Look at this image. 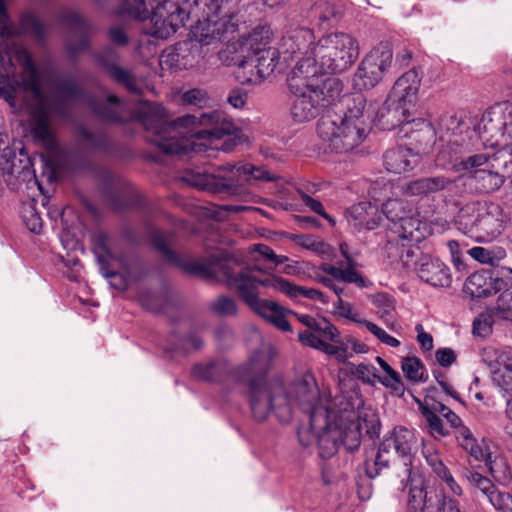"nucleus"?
<instances>
[{
	"label": "nucleus",
	"instance_id": "nucleus-52",
	"mask_svg": "<svg viewBox=\"0 0 512 512\" xmlns=\"http://www.w3.org/2000/svg\"><path fill=\"white\" fill-rule=\"evenodd\" d=\"M335 308L337 310V313L344 318H347L353 322L359 323L361 320L359 318V313L354 310L353 304L350 302H346L342 300V298H339L335 304Z\"/></svg>",
	"mask_w": 512,
	"mask_h": 512
},
{
	"label": "nucleus",
	"instance_id": "nucleus-35",
	"mask_svg": "<svg viewBox=\"0 0 512 512\" xmlns=\"http://www.w3.org/2000/svg\"><path fill=\"white\" fill-rule=\"evenodd\" d=\"M98 61L105 67L107 73L118 83L124 85L126 89L133 93H140V88L132 73L117 64L110 62L104 58V55L98 56Z\"/></svg>",
	"mask_w": 512,
	"mask_h": 512
},
{
	"label": "nucleus",
	"instance_id": "nucleus-51",
	"mask_svg": "<svg viewBox=\"0 0 512 512\" xmlns=\"http://www.w3.org/2000/svg\"><path fill=\"white\" fill-rule=\"evenodd\" d=\"M492 317L489 313H481L473 322V332L479 336H486L492 329Z\"/></svg>",
	"mask_w": 512,
	"mask_h": 512
},
{
	"label": "nucleus",
	"instance_id": "nucleus-63",
	"mask_svg": "<svg viewBox=\"0 0 512 512\" xmlns=\"http://www.w3.org/2000/svg\"><path fill=\"white\" fill-rule=\"evenodd\" d=\"M227 101L234 108H242L246 104V94L241 89H234L230 92Z\"/></svg>",
	"mask_w": 512,
	"mask_h": 512
},
{
	"label": "nucleus",
	"instance_id": "nucleus-6",
	"mask_svg": "<svg viewBox=\"0 0 512 512\" xmlns=\"http://www.w3.org/2000/svg\"><path fill=\"white\" fill-rule=\"evenodd\" d=\"M362 405V398L355 392L334 399L335 407L331 410L329 425L317 429L311 441V445L318 446L322 458L333 456L341 445L348 451L357 450L361 444L362 432L370 434L374 431V420L359 412Z\"/></svg>",
	"mask_w": 512,
	"mask_h": 512
},
{
	"label": "nucleus",
	"instance_id": "nucleus-42",
	"mask_svg": "<svg viewBox=\"0 0 512 512\" xmlns=\"http://www.w3.org/2000/svg\"><path fill=\"white\" fill-rule=\"evenodd\" d=\"M8 74L9 70L5 67L4 57L0 51V97H3L11 106H15L16 88L9 83Z\"/></svg>",
	"mask_w": 512,
	"mask_h": 512
},
{
	"label": "nucleus",
	"instance_id": "nucleus-20",
	"mask_svg": "<svg viewBox=\"0 0 512 512\" xmlns=\"http://www.w3.org/2000/svg\"><path fill=\"white\" fill-rule=\"evenodd\" d=\"M408 505L413 512H461L456 499L446 496L439 499L422 485L410 488Z\"/></svg>",
	"mask_w": 512,
	"mask_h": 512
},
{
	"label": "nucleus",
	"instance_id": "nucleus-45",
	"mask_svg": "<svg viewBox=\"0 0 512 512\" xmlns=\"http://www.w3.org/2000/svg\"><path fill=\"white\" fill-rule=\"evenodd\" d=\"M494 313L498 318L512 320V291H504L500 294Z\"/></svg>",
	"mask_w": 512,
	"mask_h": 512
},
{
	"label": "nucleus",
	"instance_id": "nucleus-15",
	"mask_svg": "<svg viewBox=\"0 0 512 512\" xmlns=\"http://www.w3.org/2000/svg\"><path fill=\"white\" fill-rule=\"evenodd\" d=\"M273 32L269 26L255 27L245 39L244 45L251 51L248 60L239 62L240 67H246L251 63L256 69L260 78H266L271 75L280 59V54H286L281 49V42L279 48L271 47L269 44L272 39ZM291 57L298 54L287 53Z\"/></svg>",
	"mask_w": 512,
	"mask_h": 512
},
{
	"label": "nucleus",
	"instance_id": "nucleus-2",
	"mask_svg": "<svg viewBox=\"0 0 512 512\" xmlns=\"http://www.w3.org/2000/svg\"><path fill=\"white\" fill-rule=\"evenodd\" d=\"M141 122L151 133L149 141L166 154L181 155L188 150L199 153L212 147L226 135H233L237 126L224 111L213 110L195 115H184L172 122L164 119V109L145 102Z\"/></svg>",
	"mask_w": 512,
	"mask_h": 512
},
{
	"label": "nucleus",
	"instance_id": "nucleus-33",
	"mask_svg": "<svg viewBox=\"0 0 512 512\" xmlns=\"http://www.w3.org/2000/svg\"><path fill=\"white\" fill-rule=\"evenodd\" d=\"M453 183L448 177L435 176L421 178L407 185V193L410 195H427L445 190Z\"/></svg>",
	"mask_w": 512,
	"mask_h": 512
},
{
	"label": "nucleus",
	"instance_id": "nucleus-64",
	"mask_svg": "<svg viewBox=\"0 0 512 512\" xmlns=\"http://www.w3.org/2000/svg\"><path fill=\"white\" fill-rule=\"evenodd\" d=\"M109 37L112 43L120 46L128 44V36L125 31L120 27H113L109 31Z\"/></svg>",
	"mask_w": 512,
	"mask_h": 512
},
{
	"label": "nucleus",
	"instance_id": "nucleus-13",
	"mask_svg": "<svg viewBox=\"0 0 512 512\" xmlns=\"http://www.w3.org/2000/svg\"><path fill=\"white\" fill-rule=\"evenodd\" d=\"M495 159L496 154L476 153L456 160L453 169L466 175L469 185L477 193L489 194L499 190L505 183L504 175L493 164Z\"/></svg>",
	"mask_w": 512,
	"mask_h": 512
},
{
	"label": "nucleus",
	"instance_id": "nucleus-48",
	"mask_svg": "<svg viewBox=\"0 0 512 512\" xmlns=\"http://www.w3.org/2000/svg\"><path fill=\"white\" fill-rule=\"evenodd\" d=\"M152 241L154 247L163 254L167 261L177 265L181 264L179 256L169 248L168 241L165 235L161 233H155L153 235Z\"/></svg>",
	"mask_w": 512,
	"mask_h": 512
},
{
	"label": "nucleus",
	"instance_id": "nucleus-32",
	"mask_svg": "<svg viewBox=\"0 0 512 512\" xmlns=\"http://www.w3.org/2000/svg\"><path fill=\"white\" fill-rule=\"evenodd\" d=\"M229 373V364L223 360L199 363L192 369L194 378L207 382H221L226 379Z\"/></svg>",
	"mask_w": 512,
	"mask_h": 512
},
{
	"label": "nucleus",
	"instance_id": "nucleus-53",
	"mask_svg": "<svg viewBox=\"0 0 512 512\" xmlns=\"http://www.w3.org/2000/svg\"><path fill=\"white\" fill-rule=\"evenodd\" d=\"M299 195L303 203L309 207L313 212L316 214L322 216L329 222H333V219L325 212V209L322 205V203L311 196H309L307 193L303 191H299Z\"/></svg>",
	"mask_w": 512,
	"mask_h": 512
},
{
	"label": "nucleus",
	"instance_id": "nucleus-46",
	"mask_svg": "<svg viewBox=\"0 0 512 512\" xmlns=\"http://www.w3.org/2000/svg\"><path fill=\"white\" fill-rule=\"evenodd\" d=\"M256 253L274 265L283 264L288 260V258L286 256L276 255L274 253V251L269 246H267L265 244L253 245V247L250 251V260H253V261L256 260V257L254 256V254H256Z\"/></svg>",
	"mask_w": 512,
	"mask_h": 512
},
{
	"label": "nucleus",
	"instance_id": "nucleus-9",
	"mask_svg": "<svg viewBox=\"0 0 512 512\" xmlns=\"http://www.w3.org/2000/svg\"><path fill=\"white\" fill-rule=\"evenodd\" d=\"M285 394L291 403V416L296 409L308 415V424L298 429V438L303 446H310L317 429L329 425L331 410L335 407L334 400L321 394L316 380L311 374H304L300 379L285 386Z\"/></svg>",
	"mask_w": 512,
	"mask_h": 512
},
{
	"label": "nucleus",
	"instance_id": "nucleus-8",
	"mask_svg": "<svg viewBox=\"0 0 512 512\" xmlns=\"http://www.w3.org/2000/svg\"><path fill=\"white\" fill-rule=\"evenodd\" d=\"M287 85L290 94L294 97L290 114L297 123L314 119L321 108L334 105L343 91V83L339 79L313 78L295 67L288 75Z\"/></svg>",
	"mask_w": 512,
	"mask_h": 512
},
{
	"label": "nucleus",
	"instance_id": "nucleus-61",
	"mask_svg": "<svg viewBox=\"0 0 512 512\" xmlns=\"http://www.w3.org/2000/svg\"><path fill=\"white\" fill-rule=\"evenodd\" d=\"M94 245L97 250L101 251L106 256L113 258L109 248V237L105 233H98L94 236Z\"/></svg>",
	"mask_w": 512,
	"mask_h": 512
},
{
	"label": "nucleus",
	"instance_id": "nucleus-37",
	"mask_svg": "<svg viewBox=\"0 0 512 512\" xmlns=\"http://www.w3.org/2000/svg\"><path fill=\"white\" fill-rule=\"evenodd\" d=\"M373 305L377 308L379 317L394 330L396 322L394 321L395 300L387 293H376L371 296Z\"/></svg>",
	"mask_w": 512,
	"mask_h": 512
},
{
	"label": "nucleus",
	"instance_id": "nucleus-24",
	"mask_svg": "<svg viewBox=\"0 0 512 512\" xmlns=\"http://www.w3.org/2000/svg\"><path fill=\"white\" fill-rule=\"evenodd\" d=\"M421 77L416 69H411L400 76L395 82L391 95L401 105L405 115L406 104H413L420 88Z\"/></svg>",
	"mask_w": 512,
	"mask_h": 512
},
{
	"label": "nucleus",
	"instance_id": "nucleus-11",
	"mask_svg": "<svg viewBox=\"0 0 512 512\" xmlns=\"http://www.w3.org/2000/svg\"><path fill=\"white\" fill-rule=\"evenodd\" d=\"M424 229L425 224L415 209L391 225L384 252L392 265L409 268L414 263V258L420 253L417 243L424 238Z\"/></svg>",
	"mask_w": 512,
	"mask_h": 512
},
{
	"label": "nucleus",
	"instance_id": "nucleus-38",
	"mask_svg": "<svg viewBox=\"0 0 512 512\" xmlns=\"http://www.w3.org/2000/svg\"><path fill=\"white\" fill-rule=\"evenodd\" d=\"M455 437L459 445L468 452L471 457L477 461L483 460L486 451L478 443L468 427H460L459 430L455 432Z\"/></svg>",
	"mask_w": 512,
	"mask_h": 512
},
{
	"label": "nucleus",
	"instance_id": "nucleus-34",
	"mask_svg": "<svg viewBox=\"0 0 512 512\" xmlns=\"http://www.w3.org/2000/svg\"><path fill=\"white\" fill-rule=\"evenodd\" d=\"M493 281L488 272L478 271L466 279L464 290L473 298L486 297L495 291Z\"/></svg>",
	"mask_w": 512,
	"mask_h": 512
},
{
	"label": "nucleus",
	"instance_id": "nucleus-56",
	"mask_svg": "<svg viewBox=\"0 0 512 512\" xmlns=\"http://www.w3.org/2000/svg\"><path fill=\"white\" fill-rule=\"evenodd\" d=\"M437 477L440 478L447 485V488L453 495H462L463 491L461 486L454 479L453 475L451 474L448 468L442 469V472L439 473Z\"/></svg>",
	"mask_w": 512,
	"mask_h": 512
},
{
	"label": "nucleus",
	"instance_id": "nucleus-44",
	"mask_svg": "<svg viewBox=\"0 0 512 512\" xmlns=\"http://www.w3.org/2000/svg\"><path fill=\"white\" fill-rule=\"evenodd\" d=\"M211 310L220 316H235L237 314V305L232 298L220 296L211 303Z\"/></svg>",
	"mask_w": 512,
	"mask_h": 512
},
{
	"label": "nucleus",
	"instance_id": "nucleus-60",
	"mask_svg": "<svg viewBox=\"0 0 512 512\" xmlns=\"http://www.w3.org/2000/svg\"><path fill=\"white\" fill-rule=\"evenodd\" d=\"M300 244L306 249L318 252L325 253L327 252L328 246L321 240L313 238V237H304Z\"/></svg>",
	"mask_w": 512,
	"mask_h": 512
},
{
	"label": "nucleus",
	"instance_id": "nucleus-1",
	"mask_svg": "<svg viewBox=\"0 0 512 512\" xmlns=\"http://www.w3.org/2000/svg\"><path fill=\"white\" fill-rule=\"evenodd\" d=\"M222 0H164L153 7L147 17L146 0H120L119 14L139 21L148 20L146 32L154 37L166 39L174 34L185 21L194 19L191 33L203 45L220 40L225 34L235 31L232 15L219 16Z\"/></svg>",
	"mask_w": 512,
	"mask_h": 512
},
{
	"label": "nucleus",
	"instance_id": "nucleus-5",
	"mask_svg": "<svg viewBox=\"0 0 512 512\" xmlns=\"http://www.w3.org/2000/svg\"><path fill=\"white\" fill-rule=\"evenodd\" d=\"M16 60L22 68L20 80L23 90L31 95L28 106L33 138L46 149L52 150L56 147V138L50 117L65 116L69 101L77 97L81 89L74 79H64L57 83L52 95H45L41 88L39 72L28 51L17 50Z\"/></svg>",
	"mask_w": 512,
	"mask_h": 512
},
{
	"label": "nucleus",
	"instance_id": "nucleus-12",
	"mask_svg": "<svg viewBox=\"0 0 512 512\" xmlns=\"http://www.w3.org/2000/svg\"><path fill=\"white\" fill-rule=\"evenodd\" d=\"M248 397L253 416L258 421L265 420L273 410L284 422L291 419V403L285 394V385L278 380L265 382L251 379Z\"/></svg>",
	"mask_w": 512,
	"mask_h": 512
},
{
	"label": "nucleus",
	"instance_id": "nucleus-50",
	"mask_svg": "<svg viewBox=\"0 0 512 512\" xmlns=\"http://www.w3.org/2000/svg\"><path fill=\"white\" fill-rule=\"evenodd\" d=\"M353 373L359 380L370 385L378 381V371L372 364L361 363L355 367Z\"/></svg>",
	"mask_w": 512,
	"mask_h": 512
},
{
	"label": "nucleus",
	"instance_id": "nucleus-25",
	"mask_svg": "<svg viewBox=\"0 0 512 512\" xmlns=\"http://www.w3.org/2000/svg\"><path fill=\"white\" fill-rule=\"evenodd\" d=\"M263 286L279 291L290 298L304 297L324 304L328 302V299L320 290L298 286L277 276L266 277L263 281Z\"/></svg>",
	"mask_w": 512,
	"mask_h": 512
},
{
	"label": "nucleus",
	"instance_id": "nucleus-30",
	"mask_svg": "<svg viewBox=\"0 0 512 512\" xmlns=\"http://www.w3.org/2000/svg\"><path fill=\"white\" fill-rule=\"evenodd\" d=\"M481 357L483 362H485L496 375L495 380L502 387V389L510 394V398L512 399V390L506 389V375L509 372H512V366L505 364V356L500 354L497 349L493 347H485L481 350Z\"/></svg>",
	"mask_w": 512,
	"mask_h": 512
},
{
	"label": "nucleus",
	"instance_id": "nucleus-3",
	"mask_svg": "<svg viewBox=\"0 0 512 512\" xmlns=\"http://www.w3.org/2000/svg\"><path fill=\"white\" fill-rule=\"evenodd\" d=\"M284 53L299 54L295 64L313 78L338 74L349 69L358 59L360 48L356 38L344 32H332L318 40L313 30L305 27L290 29L281 39Z\"/></svg>",
	"mask_w": 512,
	"mask_h": 512
},
{
	"label": "nucleus",
	"instance_id": "nucleus-23",
	"mask_svg": "<svg viewBox=\"0 0 512 512\" xmlns=\"http://www.w3.org/2000/svg\"><path fill=\"white\" fill-rule=\"evenodd\" d=\"M339 249L346 260V264L339 263V266H335L324 263L320 267L321 271L341 282L354 283L360 288L367 287L369 282L355 269L356 262L349 252L348 244L345 242L341 243Z\"/></svg>",
	"mask_w": 512,
	"mask_h": 512
},
{
	"label": "nucleus",
	"instance_id": "nucleus-58",
	"mask_svg": "<svg viewBox=\"0 0 512 512\" xmlns=\"http://www.w3.org/2000/svg\"><path fill=\"white\" fill-rule=\"evenodd\" d=\"M437 362L442 367H449L456 361V353L451 348H441L435 352Z\"/></svg>",
	"mask_w": 512,
	"mask_h": 512
},
{
	"label": "nucleus",
	"instance_id": "nucleus-41",
	"mask_svg": "<svg viewBox=\"0 0 512 512\" xmlns=\"http://www.w3.org/2000/svg\"><path fill=\"white\" fill-rule=\"evenodd\" d=\"M401 368L405 377L411 382L419 383L427 379L426 369L417 357L403 358Z\"/></svg>",
	"mask_w": 512,
	"mask_h": 512
},
{
	"label": "nucleus",
	"instance_id": "nucleus-59",
	"mask_svg": "<svg viewBox=\"0 0 512 512\" xmlns=\"http://www.w3.org/2000/svg\"><path fill=\"white\" fill-rule=\"evenodd\" d=\"M415 331L417 332V341L421 348L424 351H431L434 347L432 335L424 331L422 324H417L415 326Z\"/></svg>",
	"mask_w": 512,
	"mask_h": 512
},
{
	"label": "nucleus",
	"instance_id": "nucleus-36",
	"mask_svg": "<svg viewBox=\"0 0 512 512\" xmlns=\"http://www.w3.org/2000/svg\"><path fill=\"white\" fill-rule=\"evenodd\" d=\"M483 460L496 481L503 485H509L512 482V472L504 456L500 454L493 456L486 452Z\"/></svg>",
	"mask_w": 512,
	"mask_h": 512
},
{
	"label": "nucleus",
	"instance_id": "nucleus-26",
	"mask_svg": "<svg viewBox=\"0 0 512 512\" xmlns=\"http://www.w3.org/2000/svg\"><path fill=\"white\" fill-rule=\"evenodd\" d=\"M418 408L426 420L429 431L433 437H446L449 431L444 427L442 419L438 414L442 415L448 407L442 402L435 400L433 397H425L422 402H418Z\"/></svg>",
	"mask_w": 512,
	"mask_h": 512
},
{
	"label": "nucleus",
	"instance_id": "nucleus-49",
	"mask_svg": "<svg viewBox=\"0 0 512 512\" xmlns=\"http://www.w3.org/2000/svg\"><path fill=\"white\" fill-rule=\"evenodd\" d=\"M22 27L25 31L35 35L37 38H42L44 36L45 26L33 13H26L22 17Z\"/></svg>",
	"mask_w": 512,
	"mask_h": 512
},
{
	"label": "nucleus",
	"instance_id": "nucleus-14",
	"mask_svg": "<svg viewBox=\"0 0 512 512\" xmlns=\"http://www.w3.org/2000/svg\"><path fill=\"white\" fill-rule=\"evenodd\" d=\"M462 215L466 233L477 242H491L504 229L503 210L493 202H478L468 207Z\"/></svg>",
	"mask_w": 512,
	"mask_h": 512
},
{
	"label": "nucleus",
	"instance_id": "nucleus-55",
	"mask_svg": "<svg viewBox=\"0 0 512 512\" xmlns=\"http://www.w3.org/2000/svg\"><path fill=\"white\" fill-rule=\"evenodd\" d=\"M141 305L152 312H159L162 310L161 297L152 293H142L139 296Z\"/></svg>",
	"mask_w": 512,
	"mask_h": 512
},
{
	"label": "nucleus",
	"instance_id": "nucleus-18",
	"mask_svg": "<svg viewBox=\"0 0 512 512\" xmlns=\"http://www.w3.org/2000/svg\"><path fill=\"white\" fill-rule=\"evenodd\" d=\"M393 61V50L388 43H380L365 55L354 76L353 86L356 90L375 87L388 71Z\"/></svg>",
	"mask_w": 512,
	"mask_h": 512
},
{
	"label": "nucleus",
	"instance_id": "nucleus-28",
	"mask_svg": "<svg viewBox=\"0 0 512 512\" xmlns=\"http://www.w3.org/2000/svg\"><path fill=\"white\" fill-rule=\"evenodd\" d=\"M347 221L357 229H374L381 220L378 207L370 202H360L346 212Z\"/></svg>",
	"mask_w": 512,
	"mask_h": 512
},
{
	"label": "nucleus",
	"instance_id": "nucleus-47",
	"mask_svg": "<svg viewBox=\"0 0 512 512\" xmlns=\"http://www.w3.org/2000/svg\"><path fill=\"white\" fill-rule=\"evenodd\" d=\"M313 331L316 332L317 335L324 341L329 340L336 343L339 342V331L333 324H331L326 319L317 320Z\"/></svg>",
	"mask_w": 512,
	"mask_h": 512
},
{
	"label": "nucleus",
	"instance_id": "nucleus-57",
	"mask_svg": "<svg viewBox=\"0 0 512 512\" xmlns=\"http://www.w3.org/2000/svg\"><path fill=\"white\" fill-rule=\"evenodd\" d=\"M298 339L303 345L315 348L317 350H319V346H321L323 341V339L320 338L313 330L299 332Z\"/></svg>",
	"mask_w": 512,
	"mask_h": 512
},
{
	"label": "nucleus",
	"instance_id": "nucleus-27",
	"mask_svg": "<svg viewBox=\"0 0 512 512\" xmlns=\"http://www.w3.org/2000/svg\"><path fill=\"white\" fill-rule=\"evenodd\" d=\"M419 153L411 148L398 146L388 150L384 155L386 169L395 174L411 171L419 163Z\"/></svg>",
	"mask_w": 512,
	"mask_h": 512
},
{
	"label": "nucleus",
	"instance_id": "nucleus-31",
	"mask_svg": "<svg viewBox=\"0 0 512 512\" xmlns=\"http://www.w3.org/2000/svg\"><path fill=\"white\" fill-rule=\"evenodd\" d=\"M270 362V348L262 345L260 349L250 356L247 363L238 369V377L244 379L263 375L269 369Z\"/></svg>",
	"mask_w": 512,
	"mask_h": 512
},
{
	"label": "nucleus",
	"instance_id": "nucleus-54",
	"mask_svg": "<svg viewBox=\"0 0 512 512\" xmlns=\"http://www.w3.org/2000/svg\"><path fill=\"white\" fill-rule=\"evenodd\" d=\"M141 305L152 312H159L162 310L161 297L152 293H142L139 296Z\"/></svg>",
	"mask_w": 512,
	"mask_h": 512
},
{
	"label": "nucleus",
	"instance_id": "nucleus-29",
	"mask_svg": "<svg viewBox=\"0 0 512 512\" xmlns=\"http://www.w3.org/2000/svg\"><path fill=\"white\" fill-rule=\"evenodd\" d=\"M67 23L71 27V36L68 40V53L70 58H75L79 53L88 48L89 25L81 15L71 12L67 15Z\"/></svg>",
	"mask_w": 512,
	"mask_h": 512
},
{
	"label": "nucleus",
	"instance_id": "nucleus-40",
	"mask_svg": "<svg viewBox=\"0 0 512 512\" xmlns=\"http://www.w3.org/2000/svg\"><path fill=\"white\" fill-rule=\"evenodd\" d=\"M376 361L386 374L384 377H380L378 375V382H380L386 388H390L394 392L402 394L404 392V385L402 383L400 374L394 370L383 358L377 356Z\"/></svg>",
	"mask_w": 512,
	"mask_h": 512
},
{
	"label": "nucleus",
	"instance_id": "nucleus-62",
	"mask_svg": "<svg viewBox=\"0 0 512 512\" xmlns=\"http://www.w3.org/2000/svg\"><path fill=\"white\" fill-rule=\"evenodd\" d=\"M319 350L323 351L328 355L336 356L340 361H344L346 358V351L338 346L327 343V341H322L321 346H319Z\"/></svg>",
	"mask_w": 512,
	"mask_h": 512
},
{
	"label": "nucleus",
	"instance_id": "nucleus-22",
	"mask_svg": "<svg viewBox=\"0 0 512 512\" xmlns=\"http://www.w3.org/2000/svg\"><path fill=\"white\" fill-rule=\"evenodd\" d=\"M467 480L474 493H480L499 512H512V496L499 490L493 482L478 472L467 474Z\"/></svg>",
	"mask_w": 512,
	"mask_h": 512
},
{
	"label": "nucleus",
	"instance_id": "nucleus-17",
	"mask_svg": "<svg viewBox=\"0 0 512 512\" xmlns=\"http://www.w3.org/2000/svg\"><path fill=\"white\" fill-rule=\"evenodd\" d=\"M416 447L417 437L413 430L395 427L384 437L374 461L365 463L366 475L373 479L380 475L382 469L388 468L392 451L400 457H410Z\"/></svg>",
	"mask_w": 512,
	"mask_h": 512
},
{
	"label": "nucleus",
	"instance_id": "nucleus-19",
	"mask_svg": "<svg viewBox=\"0 0 512 512\" xmlns=\"http://www.w3.org/2000/svg\"><path fill=\"white\" fill-rule=\"evenodd\" d=\"M470 124L461 116L447 114L439 121V141L442 143L438 152V161H450L454 155L462 152Z\"/></svg>",
	"mask_w": 512,
	"mask_h": 512
},
{
	"label": "nucleus",
	"instance_id": "nucleus-4",
	"mask_svg": "<svg viewBox=\"0 0 512 512\" xmlns=\"http://www.w3.org/2000/svg\"><path fill=\"white\" fill-rule=\"evenodd\" d=\"M261 270L254 264H245L236 257L217 251L207 261L190 265L189 272L206 278L225 281L230 288L236 289L239 297L258 315L282 331H290L286 311L278 303L258 297V286H263L264 279H259L253 272Z\"/></svg>",
	"mask_w": 512,
	"mask_h": 512
},
{
	"label": "nucleus",
	"instance_id": "nucleus-7",
	"mask_svg": "<svg viewBox=\"0 0 512 512\" xmlns=\"http://www.w3.org/2000/svg\"><path fill=\"white\" fill-rule=\"evenodd\" d=\"M343 115L327 114L317 122V134L337 153H346L360 145L369 132L366 99L362 94L344 98Z\"/></svg>",
	"mask_w": 512,
	"mask_h": 512
},
{
	"label": "nucleus",
	"instance_id": "nucleus-16",
	"mask_svg": "<svg viewBox=\"0 0 512 512\" xmlns=\"http://www.w3.org/2000/svg\"><path fill=\"white\" fill-rule=\"evenodd\" d=\"M475 131L488 147L512 144V105H496L487 109Z\"/></svg>",
	"mask_w": 512,
	"mask_h": 512
},
{
	"label": "nucleus",
	"instance_id": "nucleus-21",
	"mask_svg": "<svg viewBox=\"0 0 512 512\" xmlns=\"http://www.w3.org/2000/svg\"><path fill=\"white\" fill-rule=\"evenodd\" d=\"M411 267H415L422 281L434 287H448L452 282L449 268L428 254L419 253L409 268Z\"/></svg>",
	"mask_w": 512,
	"mask_h": 512
},
{
	"label": "nucleus",
	"instance_id": "nucleus-43",
	"mask_svg": "<svg viewBox=\"0 0 512 512\" xmlns=\"http://www.w3.org/2000/svg\"><path fill=\"white\" fill-rule=\"evenodd\" d=\"M181 101L184 104L204 108L209 105L210 98L205 90L193 88L182 93Z\"/></svg>",
	"mask_w": 512,
	"mask_h": 512
},
{
	"label": "nucleus",
	"instance_id": "nucleus-10",
	"mask_svg": "<svg viewBox=\"0 0 512 512\" xmlns=\"http://www.w3.org/2000/svg\"><path fill=\"white\" fill-rule=\"evenodd\" d=\"M280 177L251 163L226 164L218 167L213 173H199L193 175L189 182L200 190L211 193L238 194L246 182L264 181L274 182Z\"/></svg>",
	"mask_w": 512,
	"mask_h": 512
},
{
	"label": "nucleus",
	"instance_id": "nucleus-39",
	"mask_svg": "<svg viewBox=\"0 0 512 512\" xmlns=\"http://www.w3.org/2000/svg\"><path fill=\"white\" fill-rule=\"evenodd\" d=\"M414 210L413 206L405 200L389 199L382 206V213L392 222L400 221Z\"/></svg>",
	"mask_w": 512,
	"mask_h": 512
}]
</instances>
